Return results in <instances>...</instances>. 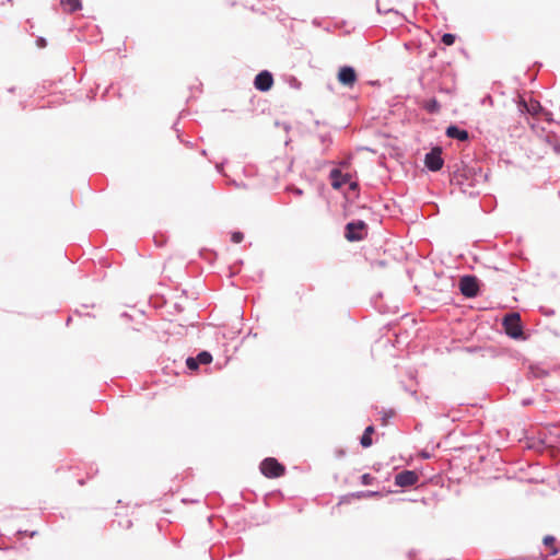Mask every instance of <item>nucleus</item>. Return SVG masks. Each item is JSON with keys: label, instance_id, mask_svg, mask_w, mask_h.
Masks as SVG:
<instances>
[{"label": "nucleus", "instance_id": "nucleus-1", "mask_svg": "<svg viewBox=\"0 0 560 560\" xmlns=\"http://www.w3.org/2000/svg\"><path fill=\"white\" fill-rule=\"evenodd\" d=\"M467 159L468 155L454 165H447L451 185L459 187L464 194L467 192L466 186L475 187L480 183H487L489 179V172H483L478 160Z\"/></svg>", "mask_w": 560, "mask_h": 560}, {"label": "nucleus", "instance_id": "nucleus-2", "mask_svg": "<svg viewBox=\"0 0 560 560\" xmlns=\"http://www.w3.org/2000/svg\"><path fill=\"white\" fill-rule=\"evenodd\" d=\"M503 332L511 339L525 341L529 338V334L524 330L521 315L516 312L508 313L501 322Z\"/></svg>", "mask_w": 560, "mask_h": 560}, {"label": "nucleus", "instance_id": "nucleus-3", "mask_svg": "<svg viewBox=\"0 0 560 560\" xmlns=\"http://www.w3.org/2000/svg\"><path fill=\"white\" fill-rule=\"evenodd\" d=\"M481 280L472 273H465L459 277L458 291L465 299H475L481 295Z\"/></svg>", "mask_w": 560, "mask_h": 560}, {"label": "nucleus", "instance_id": "nucleus-4", "mask_svg": "<svg viewBox=\"0 0 560 560\" xmlns=\"http://www.w3.org/2000/svg\"><path fill=\"white\" fill-rule=\"evenodd\" d=\"M369 234V225L364 220L355 219L346 223L343 236L350 243H357L365 240Z\"/></svg>", "mask_w": 560, "mask_h": 560}, {"label": "nucleus", "instance_id": "nucleus-5", "mask_svg": "<svg viewBox=\"0 0 560 560\" xmlns=\"http://www.w3.org/2000/svg\"><path fill=\"white\" fill-rule=\"evenodd\" d=\"M259 470L266 478L275 479L284 476L287 468L276 457H266L260 462Z\"/></svg>", "mask_w": 560, "mask_h": 560}, {"label": "nucleus", "instance_id": "nucleus-6", "mask_svg": "<svg viewBox=\"0 0 560 560\" xmlns=\"http://www.w3.org/2000/svg\"><path fill=\"white\" fill-rule=\"evenodd\" d=\"M423 163L424 167L429 172L441 171L444 165L442 149L438 145L433 147L429 152L424 154Z\"/></svg>", "mask_w": 560, "mask_h": 560}, {"label": "nucleus", "instance_id": "nucleus-7", "mask_svg": "<svg viewBox=\"0 0 560 560\" xmlns=\"http://www.w3.org/2000/svg\"><path fill=\"white\" fill-rule=\"evenodd\" d=\"M358 72L353 66H340L337 72L338 82L346 88L352 89L358 82Z\"/></svg>", "mask_w": 560, "mask_h": 560}, {"label": "nucleus", "instance_id": "nucleus-8", "mask_svg": "<svg viewBox=\"0 0 560 560\" xmlns=\"http://www.w3.org/2000/svg\"><path fill=\"white\" fill-rule=\"evenodd\" d=\"M420 480V474L417 470L405 469L395 475L394 485L400 488L412 487Z\"/></svg>", "mask_w": 560, "mask_h": 560}, {"label": "nucleus", "instance_id": "nucleus-9", "mask_svg": "<svg viewBox=\"0 0 560 560\" xmlns=\"http://www.w3.org/2000/svg\"><path fill=\"white\" fill-rule=\"evenodd\" d=\"M273 74L269 70H260L254 78V88L262 93L270 91L273 86Z\"/></svg>", "mask_w": 560, "mask_h": 560}, {"label": "nucleus", "instance_id": "nucleus-10", "mask_svg": "<svg viewBox=\"0 0 560 560\" xmlns=\"http://www.w3.org/2000/svg\"><path fill=\"white\" fill-rule=\"evenodd\" d=\"M516 105L520 113L523 115L537 116L545 110L542 105L536 100H532L530 103H528L524 97H518Z\"/></svg>", "mask_w": 560, "mask_h": 560}, {"label": "nucleus", "instance_id": "nucleus-11", "mask_svg": "<svg viewBox=\"0 0 560 560\" xmlns=\"http://www.w3.org/2000/svg\"><path fill=\"white\" fill-rule=\"evenodd\" d=\"M445 136L450 139H454L459 142H469L470 141V135H469L468 130L462 128L457 124H450L445 128Z\"/></svg>", "mask_w": 560, "mask_h": 560}, {"label": "nucleus", "instance_id": "nucleus-12", "mask_svg": "<svg viewBox=\"0 0 560 560\" xmlns=\"http://www.w3.org/2000/svg\"><path fill=\"white\" fill-rule=\"evenodd\" d=\"M331 188L334 190H341L345 185H348L347 178L343 177V172L340 168H331L328 174Z\"/></svg>", "mask_w": 560, "mask_h": 560}, {"label": "nucleus", "instance_id": "nucleus-13", "mask_svg": "<svg viewBox=\"0 0 560 560\" xmlns=\"http://www.w3.org/2000/svg\"><path fill=\"white\" fill-rule=\"evenodd\" d=\"M557 537L553 535H546L542 538V545L549 550L547 556H542L544 560H547L550 556H556L560 552V547L557 546Z\"/></svg>", "mask_w": 560, "mask_h": 560}, {"label": "nucleus", "instance_id": "nucleus-14", "mask_svg": "<svg viewBox=\"0 0 560 560\" xmlns=\"http://www.w3.org/2000/svg\"><path fill=\"white\" fill-rule=\"evenodd\" d=\"M375 433V427L373 424L368 425L362 435L359 439L360 445L363 448H368L373 445L372 435Z\"/></svg>", "mask_w": 560, "mask_h": 560}, {"label": "nucleus", "instance_id": "nucleus-15", "mask_svg": "<svg viewBox=\"0 0 560 560\" xmlns=\"http://www.w3.org/2000/svg\"><path fill=\"white\" fill-rule=\"evenodd\" d=\"M60 5L68 13H74L82 9V0H60Z\"/></svg>", "mask_w": 560, "mask_h": 560}, {"label": "nucleus", "instance_id": "nucleus-16", "mask_svg": "<svg viewBox=\"0 0 560 560\" xmlns=\"http://www.w3.org/2000/svg\"><path fill=\"white\" fill-rule=\"evenodd\" d=\"M545 141L552 148L556 154H560V138L556 132H548Z\"/></svg>", "mask_w": 560, "mask_h": 560}, {"label": "nucleus", "instance_id": "nucleus-17", "mask_svg": "<svg viewBox=\"0 0 560 560\" xmlns=\"http://www.w3.org/2000/svg\"><path fill=\"white\" fill-rule=\"evenodd\" d=\"M422 107L431 115H435L440 112L441 109V104L440 102L436 100V97H431L429 100H427Z\"/></svg>", "mask_w": 560, "mask_h": 560}, {"label": "nucleus", "instance_id": "nucleus-18", "mask_svg": "<svg viewBox=\"0 0 560 560\" xmlns=\"http://www.w3.org/2000/svg\"><path fill=\"white\" fill-rule=\"evenodd\" d=\"M353 156L351 154L347 155L342 160L339 161H325V164H332L335 165L334 168H340L341 172L345 170H348L352 163Z\"/></svg>", "mask_w": 560, "mask_h": 560}, {"label": "nucleus", "instance_id": "nucleus-19", "mask_svg": "<svg viewBox=\"0 0 560 560\" xmlns=\"http://www.w3.org/2000/svg\"><path fill=\"white\" fill-rule=\"evenodd\" d=\"M351 497H355V499H365V498H382L383 493L377 490H361L350 493Z\"/></svg>", "mask_w": 560, "mask_h": 560}, {"label": "nucleus", "instance_id": "nucleus-20", "mask_svg": "<svg viewBox=\"0 0 560 560\" xmlns=\"http://www.w3.org/2000/svg\"><path fill=\"white\" fill-rule=\"evenodd\" d=\"M194 358L199 365H208L213 360L211 352L208 350H200Z\"/></svg>", "mask_w": 560, "mask_h": 560}, {"label": "nucleus", "instance_id": "nucleus-21", "mask_svg": "<svg viewBox=\"0 0 560 560\" xmlns=\"http://www.w3.org/2000/svg\"><path fill=\"white\" fill-rule=\"evenodd\" d=\"M167 301L162 294H155L150 298V304L156 310L164 307Z\"/></svg>", "mask_w": 560, "mask_h": 560}, {"label": "nucleus", "instance_id": "nucleus-22", "mask_svg": "<svg viewBox=\"0 0 560 560\" xmlns=\"http://www.w3.org/2000/svg\"><path fill=\"white\" fill-rule=\"evenodd\" d=\"M318 139L320 141L322 144H324V149H323V154H326L328 148L332 144L334 140H332V137L330 135V132H325V133H319L318 135Z\"/></svg>", "mask_w": 560, "mask_h": 560}, {"label": "nucleus", "instance_id": "nucleus-23", "mask_svg": "<svg viewBox=\"0 0 560 560\" xmlns=\"http://www.w3.org/2000/svg\"><path fill=\"white\" fill-rule=\"evenodd\" d=\"M343 192H350L354 198L359 199V197H360V184H359V182L355 179L353 182L348 183V189L345 190Z\"/></svg>", "mask_w": 560, "mask_h": 560}, {"label": "nucleus", "instance_id": "nucleus-24", "mask_svg": "<svg viewBox=\"0 0 560 560\" xmlns=\"http://www.w3.org/2000/svg\"><path fill=\"white\" fill-rule=\"evenodd\" d=\"M241 497L244 501L248 503H254L257 500L256 492L249 489H244L243 491H241Z\"/></svg>", "mask_w": 560, "mask_h": 560}, {"label": "nucleus", "instance_id": "nucleus-25", "mask_svg": "<svg viewBox=\"0 0 560 560\" xmlns=\"http://www.w3.org/2000/svg\"><path fill=\"white\" fill-rule=\"evenodd\" d=\"M542 67V63L540 61H535L530 69L526 71V74L529 77L530 82H534L536 80V74Z\"/></svg>", "mask_w": 560, "mask_h": 560}, {"label": "nucleus", "instance_id": "nucleus-26", "mask_svg": "<svg viewBox=\"0 0 560 560\" xmlns=\"http://www.w3.org/2000/svg\"><path fill=\"white\" fill-rule=\"evenodd\" d=\"M457 38V35L456 34H453V33H444L442 36H441V39H440V43L443 44L444 46H452L454 45L455 40Z\"/></svg>", "mask_w": 560, "mask_h": 560}, {"label": "nucleus", "instance_id": "nucleus-27", "mask_svg": "<svg viewBox=\"0 0 560 560\" xmlns=\"http://www.w3.org/2000/svg\"><path fill=\"white\" fill-rule=\"evenodd\" d=\"M382 413V417H381V421H382V424L383 425H386L388 423V421L395 417L396 415V411L394 409H383L381 411Z\"/></svg>", "mask_w": 560, "mask_h": 560}, {"label": "nucleus", "instance_id": "nucleus-28", "mask_svg": "<svg viewBox=\"0 0 560 560\" xmlns=\"http://www.w3.org/2000/svg\"><path fill=\"white\" fill-rule=\"evenodd\" d=\"M153 240L156 247H163L167 242V236L165 233L159 232L154 234Z\"/></svg>", "mask_w": 560, "mask_h": 560}, {"label": "nucleus", "instance_id": "nucleus-29", "mask_svg": "<svg viewBox=\"0 0 560 560\" xmlns=\"http://www.w3.org/2000/svg\"><path fill=\"white\" fill-rule=\"evenodd\" d=\"M243 266V260L237 259L232 266L229 267V277L232 278L236 276L241 271V267Z\"/></svg>", "mask_w": 560, "mask_h": 560}, {"label": "nucleus", "instance_id": "nucleus-30", "mask_svg": "<svg viewBox=\"0 0 560 560\" xmlns=\"http://www.w3.org/2000/svg\"><path fill=\"white\" fill-rule=\"evenodd\" d=\"M187 114H188V110H186V109L180 110V113H179V115H178V118L175 120V122H174V124H173V126H172V129L176 131V133H177V138H178V140H179L180 142H183V139H182V137H180V131H179V129L177 128V126H178L179 119H180V118H183V117H185Z\"/></svg>", "mask_w": 560, "mask_h": 560}, {"label": "nucleus", "instance_id": "nucleus-31", "mask_svg": "<svg viewBox=\"0 0 560 560\" xmlns=\"http://www.w3.org/2000/svg\"><path fill=\"white\" fill-rule=\"evenodd\" d=\"M199 364L197 363V361L195 360V358L192 355H189L186 358V368L191 371V372H196L199 370Z\"/></svg>", "mask_w": 560, "mask_h": 560}, {"label": "nucleus", "instance_id": "nucleus-32", "mask_svg": "<svg viewBox=\"0 0 560 560\" xmlns=\"http://www.w3.org/2000/svg\"><path fill=\"white\" fill-rule=\"evenodd\" d=\"M244 233L240 230H235L231 232V242L234 244H240L244 241Z\"/></svg>", "mask_w": 560, "mask_h": 560}, {"label": "nucleus", "instance_id": "nucleus-33", "mask_svg": "<svg viewBox=\"0 0 560 560\" xmlns=\"http://www.w3.org/2000/svg\"><path fill=\"white\" fill-rule=\"evenodd\" d=\"M342 197H343L342 208L345 210H347L348 207L351 206L354 202V200L358 199V198H354L350 192H342Z\"/></svg>", "mask_w": 560, "mask_h": 560}, {"label": "nucleus", "instance_id": "nucleus-34", "mask_svg": "<svg viewBox=\"0 0 560 560\" xmlns=\"http://www.w3.org/2000/svg\"><path fill=\"white\" fill-rule=\"evenodd\" d=\"M374 480H375V477L372 476L369 472H365V474L360 476V482L363 486H370V485H372L374 482Z\"/></svg>", "mask_w": 560, "mask_h": 560}, {"label": "nucleus", "instance_id": "nucleus-35", "mask_svg": "<svg viewBox=\"0 0 560 560\" xmlns=\"http://www.w3.org/2000/svg\"><path fill=\"white\" fill-rule=\"evenodd\" d=\"M287 82L292 89L295 90H300L302 86V82L294 75H289Z\"/></svg>", "mask_w": 560, "mask_h": 560}, {"label": "nucleus", "instance_id": "nucleus-36", "mask_svg": "<svg viewBox=\"0 0 560 560\" xmlns=\"http://www.w3.org/2000/svg\"><path fill=\"white\" fill-rule=\"evenodd\" d=\"M539 313L544 316H547V317H550V316H553L555 315V310L551 308V307H547V306H539L538 308Z\"/></svg>", "mask_w": 560, "mask_h": 560}, {"label": "nucleus", "instance_id": "nucleus-37", "mask_svg": "<svg viewBox=\"0 0 560 560\" xmlns=\"http://www.w3.org/2000/svg\"><path fill=\"white\" fill-rule=\"evenodd\" d=\"M288 191L292 192L294 196L296 197H301L303 195V189L298 187V186H294V185H291L287 188Z\"/></svg>", "mask_w": 560, "mask_h": 560}, {"label": "nucleus", "instance_id": "nucleus-38", "mask_svg": "<svg viewBox=\"0 0 560 560\" xmlns=\"http://www.w3.org/2000/svg\"><path fill=\"white\" fill-rule=\"evenodd\" d=\"M36 46L38 48H45L47 46V39L45 37H43V36H38L36 38Z\"/></svg>", "mask_w": 560, "mask_h": 560}, {"label": "nucleus", "instance_id": "nucleus-39", "mask_svg": "<svg viewBox=\"0 0 560 560\" xmlns=\"http://www.w3.org/2000/svg\"><path fill=\"white\" fill-rule=\"evenodd\" d=\"M226 162H228V161H226V160H224L223 162H221V163H217V164H215V170H217V172H218L219 174L224 175V165H225V163H226Z\"/></svg>", "mask_w": 560, "mask_h": 560}, {"label": "nucleus", "instance_id": "nucleus-40", "mask_svg": "<svg viewBox=\"0 0 560 560\" xmlns=\"http://www.w3.org/2000/svg\"><path fill=\"white\" fill-rule=\"evenodd\" d=\"M346 454H347V452L342 447L336 448V451H335L336 458H343L346 456Z\"/></svg>", "mask_w": 560, "mask_h": 560}, {"label": "nucleus", "instance_id": "nucleus-41", "mask_svg": "<svg viewBox=\"0 0 560 560\" xmlns=\"http://www.w3.org/2000/svg\"><path fill=\"white\" fill-rule=\"evenodd\" d=\"M276 126H281V128H283L287 132H289L291 130V125L289 122H280L279 120H276L275 122Z\"/></svg>", "mask_w": 560, "mask_h": 560}, {"label": "nucleus", "instance_id": "nucleus-42", "mask_svg": "<svg viewBox=\"0 0 560 560\" xmlns=\"http://www.w3.org/2000/svg\"><path fill=\"white\" fill-rule=\"evenodd\" d=\"M533 402H534V399L532 397H526V398L522 399L521 405L523 407H527V406H530Z\"/></svg>", "mask_w": 560, "mask_h": 560}, {"label": "nucleus", "instance_id": "nucleus-43", "mask_svg": "<svg viewBox=\"0 0 560 560\" xmlns=\"http://www.w3.org/2000/svg\"><path fill=\"white\" fill-rule=\"evenodd\" d=\"M355 497H351L350 493L341 497L339 504L342 503H350L351 499H354Z\"/></svg>", "mask_w": 560, "mask_h": 560}, {"label": "nucleus", "instance_id": "nucleus-44", "mask_svg": "<svg viewBox=\"0 0 560 560\" xmlns=\"http://www.w3.org/2000/svg\"><path fill=\"white\" fill-rule=\"evenodd\" d=\"M206 253L213 257L217 256L215 252H213L212 249H208V248L200 249V256H203Z\"/></svg>", "mask_w": 560, "mask_h": 560}, {"label": "nucleus", "instance_id": "nucleus-45", "mask_svg": "<svg viewBox=\"0 0 560 560\" xmlns=\"http://www.w3.org/2000/svg\"><path fill=\"white\" fill-rule=\"evenodd\" d=\"M354 175H355V173L352 174L351 172H343V177L347 178V183L353 182L354 180L353 179Z\"/></svg>", "mask_w": 560, "mask_h": 560}, {"label": "nucleus", "instance_id": "nucleus-46", "mask_svg": "<svg viewBox=\"0 0 560 560\" xmlns=\"http://www.w3.org/2000/svg\"><path fill=\"white\" fill-rule=\"evenodd\" d=\"M173 308H174V311H175L176 313H182V312H184V306H183L182 304H179V303H174Z\"/></svg>", "mask_w": 560, "mask_h": 560}, {"label": "nucleus", "instance_id": "nucleus-47", "mask_svg": "<svg viewBox=\"0 0 560 560\" xmlns=\"http://www.w3.org/2000/svg\"><path fill=\"white\" fill-rule=\"evenodd\" d=\"M232 509H234L235 511H237V512H238V511L244 510V509H245V505H244V504H242V503H234V504H232Z\"/></svg>", "mask_w": 560, "mask_h": 560}, {"label": "nucleus", "instance_id": "nucleus-48", "mask_svg": "<svg viewBox=\"0 0 560 560\" xmlns=\"http://www.w3.org/2000/svg\"><path fill=\"white\" fill-rule=\"evenodd\" d=\"M420 455L424 459H429L431 457V454L427 450L421 451Z\"/></svg>", "mask_w": 560, "mask_h": 560}, {"label": "nucleus", "instance_id": "nucleus-49", "mask_svg": "<svg viewBox=\"0 0 560 560\" xmlns=\"http://www.w3.org/2000/svg\"><path fill=\"white\" fill-rule=\"evenodd\" d=\"M120 317H121V318H125V319H127V320H131V319H132V316H131L128 312H122V313L120 314Z\"/></svg>", "mask_w": 560, "mask_h": 560}, {"label": "nucleus", "instance_id": "nucleus-50", "mask_svg": "<svg viewBox=\"0 0 560 560\" xmlns=\"http://www.w3.org/2000/svg\"><path fill=\"white\" fill-rule=\"evenodd\" d=\"M231 184H232V185H234L235 187H243V188H245V187H246V184H245V183L240 184V183H237V182H236V180H234V179H232V180H231Z\"/></svg>", "mask_w": 560, "mask_h": 560}, {"label": "nucleus", "instance_id": "nucleus-51", "mask_svg": "<svg viewBox=\"0 0 560 560\" xmlns=\"http://www.w3.org/2000/svg\"><path fill=\"white\" fill-rule=\"evenodd\" d=\"M436 55H438L436 50H434V49H433V50H431V51L429 52L428 58H429L430 60H432L433 58H435V57H436Z\"/></svg>", "mask_w": 560, "mask_h": 560}, {"label": "nucleus", "instance_id": "nucleus-52", "mask_svg": "<svg viewBox=\"0 0 560 560\" xmlns=\"http://www.w3.org/2000/svg\"><path fill=\"white\" fill-rule=\"evenodd\" d=\"M73 313H74L75 315H78V316H83V315H84L80 310H74V312H73ZM85 315H86V316H93V315H92V314H90V313H88V314H85Z\"/></svg>", "mask_w": 560, "mask_h": 560}, {"label": "nucleus", "instance_id": "nucleus-53", "mask_svg": "<svg viewBox=\"0 0 560 560\" xmlns=\"http://www.w3.org/2000/svg\"><path fill=\"white\" fill-rule=\"evenodd\" d=\"M440 91L450 94V93H452L453 89H451V88H440Z\"/></svg>", "mask_w": 560, "mask_h": 560}, {"label": "nucleus", "instance_id": "nucleus-54", "mask_svg": "<svg viewBox=\"0 0 560 560\" xmlns=\"http://www.w3.org/2000/svg\"><path fill=\"white\" fill-rule=\"evenodd\" d=\"M172 542H173V545H174L175 547H180V540H179V539H177V538H173V539H172Z\"/></svg>", "mask_w": 560, "mask_h": 560}, {"label": "nucleus", "instance_id": "nucleus-55", "mask_svg": "<svg viewBox=\"0 0 560 560\" xmlns=\"http://www.w3.org/2000/svg\"><path fill=\"white\" fill-rule=\"evenodd\" d=\"M479 194L480 192L478 190L477 191L472 190V191L468 192L469 197H471V198H475V197L479 196Z\"/></svg>", "mask_w": 560, "mask_h": 560}, {"label": "nucleus", "instance_id": "nucleus-56", "mask_svg": "<svg viewBox=\"0 0 560 560\" xmlns=\"http://www.w3.org/2000/svg\"><path fill=\"white\" fill-rule=\"evenodd\" d=\"M315 125L316 126H328V122L327 121H322V120H315Z\"/></svg>", "mask_w": 560, "mask_h": 560}, {"label": "nucleus", "instance_id": "nucleus-57", "mask_svg": "<svg viewBox=\"0 0 560 560\" xmlns=\"http://www.w3.org/2000/svg\"><path fill=\"white\" fill-rule=\"evenodd\" d=\"M210 559L211 560H221V558L215 557L211 550H210Z\"/></svg>", "mask_w": 560, "mask_h": 560}, {"label": "nucleus", "instance_id": "nucleus-58", "mask_svg": "<svg viewBox=\"0 0 560 560\" xmlns=\"http://www.w3.org/2000/svg\"><path fill=\"white\" fill-rule=\"evenodd\" d=\"M488 100H489L490 102L492 101V97H491V95H489V94H488V95H486V96L483 97L482 103L488 102Z\"/></svg>", "mask_w": 560, "mask_h": 560}, {"label": "nucleus", "instance_id": "nucleus-59", "mask_svg": "<svg viewBox=\"0 0 560 560\" xmlns=\"http://www.w3.org/2000/svg\"><path fill=\"white\" fill-rule=\"evenodd\" d=\"M72 322V316H68V318L66 319V326H69Z\"/></svg>", "mask_w": 560, "mask_h": 560}, {"label": "nucleus", "instance_id": "nucleus-60", "mask_svg": "<svg viewBox=\"0 0 560 560\" xmlns=\"http://www.w3.org/2000/svg\"><path fill=\"white\" fill-rule=\"evenodd\" d=\"M312 23H313V25H315V26H319V25H320V23H319V20H318V19H314Z\"/></svg>", "mask_w": 560, "mask_h": 560}, {"label": "nucleus", "instance_id": "nucleus-61", "mask_svg": "<svg viewBox=\"0 0 560 560\" xmlns=\"http://www.w3.org/2000/svg\"><path fill=\"white\" fill-rule=\"evenodd\" d=\"M415 555H416V551H415V550H410V551L408 552V557H409V558H412Z\"/></svg>", "mask_w": 560, "mask_h": 560}, {"label": "nucleus", "instance_id": "nucleus-62", "mask_svg": "<svg viewBox=\"0 0 560 560\" xmlns=\"http://www.w3.org/2000/svg\"><path fill=\"white\" fill-rule=\"evenodd\" d=\"M8 92H9V93H14V92H15V86H11V88H9V89H8Z\"/></svg>", "mask_w": 560, "mask_h": 560}, {"label": "nucleus", "instance_id": "nucleus-63", "mask_svg": "<svg viewBox=\"0 0 560 560\" xmlns=\"http://www.w3.org/2000/svg\"><path fill=\"white\" fill-rule=\"evenodd\" d=\"M182 143H184V144H185V145H187V147H191V145H192V143H191L190 141H184V140H183V142H182Z\"/></svg>", "mask_w": 560, "mask_h": 560}, {"label": "nucleus", "instance_id": "nucleus-64", "mask_svg": "<svg viewBox=\"0 0 560 560\" xmlns=\"http://www.w3.org/2000/svg\"><path fill=\"white\" fill-rule=\"evenodd\" d=\"M78 483H79L80 486H83V485L85 483V481H84V479H82V478H81V479H78Z\"/></svg>", "mask_w": 560, "mask_h": 560}]
</instances>
